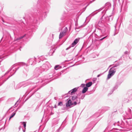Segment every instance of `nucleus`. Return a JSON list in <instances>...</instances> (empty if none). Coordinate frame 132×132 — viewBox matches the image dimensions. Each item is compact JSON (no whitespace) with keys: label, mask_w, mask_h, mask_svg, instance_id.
Listing matches in <instances>:
<instances>
[{"label":"nucleus","mask_w":132,"mask_h":132,"mask_svg":"<svg viewBox=\"0 0 132 132\" xmlns=\"http://www.w3.org/2000/svg\"><path fill=\"white\" fill-rule=\"evenodd\" d=\"M36 58L34 57V58L30 59L28 60L27 61V63L28 64V65L23 62L19 63L14 64L11 66L10 69L5 74V75H6L8 73L10 72L11 74V76H9L6 80H5V81L9 79L10 77L13 75L15 73L17 70L19 68V67H18V69H16V70L14 72H13L14 70H15V69H16V68H15V69H13L12 71V70L14 67L17 65H20L21 66H23L27 67L30 64L31 65H32L35 64L36 63Z\"/></svg>","instance_id":"1"},{"label":"nucleus","mask_w":132,"mask_h":132,"mask_svg":"<svg viewBox=\"0 0 132 132\" xmlns=\"http://www.w3.org/2000/svg\"><path fill=\"white\" fill-rule=\"evenodd\" d=\"M50 66L49 63L48 62H46L39 69L38 68H36L34 71V74L35 77H38L42 71L48 70Z\"/></svg>","instance_id":"2"},{"label":"nucleus","mask_w":132,"mask_h":132,"mask_svg":"<svg viewBox=\"0 0 132 132\" xmlns=\"http://www.w3.org/2000/svg\"><path fill=\"white\" fill-rule=\"evenodd\" d=\"M105 28H97L94 31V32H96L97 31V35L98 36H99L104 33L105 31Z\"/></svg>","instance_id":"3"},{"label":"nucleus","mask_w":132,"mask_h":132,"mask_svg":"<svg viewBox=\"0 0 132 132\" xmlns=\"http://www.w3.org/2000/svg\"><path fill=\"white\" fill-rule=\"evenodd\" d=\"M38 20L36 18H34V17H32V18L31 19L30 22L31 23H32V24L31 23L30 24L31 25V26L30 27V28L31 29H32V31H33L35 29H34V27H35V26H34L33 24H36L37 23Z\"/></svg>","instance_id":"4"},{"label":"nucleus","mask_w":132,"mask_h":132,"mask_svg":"<svg viewBox=\"0 0 132 132\" xmlns=\"http://www.w3.org/2000/svg\"><path fill=\"white\" fill-rule=\"evenodd\" d=\"M48 12V10L47 9H45L42 11L38 12V14H37L40 17H40L44 16L45 17L46 16V13Z\"/></svg>","instance_id":"5"},{"label":"nucleus","mask_w":132,"mask_h":132,"mask_svg":"<svg viewBox=\"0 0 132 132\" xmlns=\"http://www.w3.org/2000/svg\"><path fill=\"white\" fill-rule=\"evenodd\" d=\"M104 17V15L102 16L101 19L99 21L98 25L101 28H106V27L104 25V23L105 22V21L104 20H103Z\"/></svg>","instance_id":"6"},{"label":"nucleus","mask_w":132,"mask_h":132,"mask_svg":"<svg viewBox=\"0 0 132 132\" xmlns=\"http://www.w3.org/2000/svg\"><path fill=\"white\" fill-rule=\"evenodd\" d=\"M128 7V5L127 3H125L123 4L121 9V11L123 13H125L127 12Z\"/></svg>","instance_id":"7"},{"label":"nucleus","mask_w":132,"mask_h":132,"mask_svg":"<svg viewBox=\"0 0 132 132\" xmlns=\"http://www.w3.org/2000/svg\"><path fill=\"white\" fill-rule=\"evenodd\" d=\"M79 38H76L75 39L73 42L71 44V46H70L66 49V50H68L71 47H73L75 46L79 42Z\"/></svg>","instance_id":"8"},{"label":"nucleus","mask_w":132,"mask_h":132,"mask_svg":"<svg viewBox=\"0 0 132 132\" xmlns=\"http://www.w3.org/2000/svg\"><path fill=\"white\" fill-rule=\"evenodd\" d=\"M68 30V29L67 27H65L63 30L61 32L59 36V39L62 38L66 34V33Z\"/></svg>","instance_id":"9"},{"label":"nucleus","mask_w":132,"mask_h":132,"mask_svg":"<svg viewBox=\"0 0 132 132\" xmlns=\"http://www.w3.org/2000/svg\"><path fill=\"white\" fill-rule=\"evenodd\" d=\"M30 82L28 81H25L21 83L20 85H22V87H24L29 85Z\"/></svg>","instance_id":"10"},{"label":"nucleus","mask_w":132,"mask_h":132,"mask_svg":"<svg viewBox=\"0 0 132 132\" xmlns=\"http://www.w3.org/2000/svg\"><path fill=\"white\" fill-rule=\"evenodd\" d=\"M71 100L73 101H76L77 100V102H79L78 103H80V98H79L76 95H73L72 97Z\"/></svg>","instance_id":"11"},{"label":"nucleus","mask_w":132,"mask_h":132,"mask_svg":"<svg viewBox=\"0 0 132 132\" xmlns=\"http://www.w3.org/2000/svg\"><path fill=\"white\" fill-rule=\"evenodd\" d=\"M78 88L76 87L72 89L71 90L69 91L68 92L69 94H72L74 93H75L77 90Z\"/></svg>","instance_id":"12"},{"label":"nucleus","mask_w":132,"mask_h":132,"mask_svg":"<svg viewBox=\"0 0 132 132\" xmlns=\"http://www.w3.org/2000/svg\"><path fill=\"white\" fill-rule=\"evenodd\" d=\"M73 105L72 103L71 100H69L66 104V106L68 107L70 106Z\"/></svg>","instance_id":"13"},{"label":"nucleus","mask_w":132,"mask_h":132,"mask_svg":"<svg viewBox=\"0 0 132 132\" xmlns=\"http://www.w3.org/2000/svg\"><path fill=\"white\" fill-rule=\"evenodd\" d=\"M113 16L112 15H110L109 16H107L105 18V19H106L104 20L106 21H111L112 20Z\"/></svg>","instance_id":"14"},{"label":"nucleus","mask_w":132,"mask_h":132,"mask_svg":"<svg viewBox=\"0 0 132 132\" xmlns=\"http://www.w3.org/2000/svg\"><path fill=\"white\" fill-rule=\"evenodd\" d=\"M109 72L114 75L116 72V68H113V67H112L110 69Z\"/></svg>","instance_id":"15"},{"label":"nucleus","mask_w":132,"mask_h":132,"mask_svg":"<svg viewBox=\"0 0 132 132\" xmlns=\"http://www.w3.org/2000/svg\"><path fill=\"white\" fill-rule=\"evenodd\" d=\"M42 86H41L40 87H38L37 86H35L32 89L31 91H33L34 92L32 94H33L35 92H36L38 89H39Z\"/></svg>","instance_id":"16"},{"label":"nucleus","mask_w":132,"mask_h":132,"mask_svg":"<svg viewBox=\"0 0 132 132\" xmlns=\"http://www.w3.org/2000/svg\"><path fill=\"white\" fill-rule=\"evenodd\" d=\"M55 49L54 48H53L50 50L48 54L49 56H51L53 55V54L54 52Z\"/></svg>","instance_id":"17"},{"label":"nucleus","mask_w":132,"mask_h":132,"mask_svg":"<svg viewBox=\"0 0 132 132\" xmlns=\"http://www.w3.org/2000/svg\"><path fill=\"white\" fill-rule=\"evenodd\" d=\"M120 65L119 63H118L115 64L113 65H110L109 67H110L112 66V67H113V68H114L115 67H116Z\"/></svg>","instance_id":"18"},{"label":"nucleus","mask_w":132,"mask_h":132,"mask_svg":"<svg viewBox=\"0 0 132 132\" xmlns=\"http://www.w3.org/2000/svg\"><path fill=\"white\" fill-rule=\"evenodd\" d=\"M43 82V81L42 79H40L38 81H37L35 83H34V85L35 86H36L37 84H38V83L41 84Z\"/></svg>","instance_id":"19"},{"label":"nucleus","mask_w":132,"mask_h":132,"mask_svg":"<svg viewBox=\"0 0 132 132\" xmlns=\"http://www.w3.org/2000/svg\"><path fill=\"white\" fill-rule=\"evenodd\" d=\"M88 88L87 87H84L83 90L82 91V93L83 94L85 93L88 90Z\"/></svg>","instance_id":"20"},{"label":"nucleus","mask_w":132,"mask_h":132,"mask_svg":"<svg viewBox=\"0 0 132 132\" xmlns=\"http://www.w3.org/2000/svg\"><path fill=\"white\" fill-rule=\"evenodd\" d=\"M26 35H24L23 36H21L20 37H19L18 38H16V39H15V40H14V41H16L18 40H20L22 39Z\"/></svg>","instance_id":"21"},{"label":"nucleus","mask_w":132,"mask_h":132,"mask_svg":"<svg viewBox=\"0 0 132 132\" xmlns=\"http://www.w3.org/2000/svg\"><path fill=\"white\" fill-rule=\"evenodd\" d=\"M113 75V74H112L111 73H110L109 72V74L108 75L107 79H109L111 77H112Z\"/></svg>","instance_id":"22"},{"label":"nucleus","mask_w":132,"mask_h":132,"mask_svg":"<svg viewBox=\"0 0 132 132\" xmlns=\"http://www.w3.org/2000/svg\"><path fill=\"white\" fill-rule=\"evenodd\" d=\"M92 85V82H90L86 84V87H90Z\"/></svg>","instance_id":"23"},{"label":"nucleus","mask_w":132,"mask_h":132,"mask_svg":"<svg viewBox=\"0 0 132 132\" xmlns=\"http://www.w3.org/2000/svg\"><path fill=\"white\" fill-rule=\"evenodd\" d=\"M47 76L48 79H50L52 77V73H50Z\"/></svg>","instance_id":"24"},{"label":"nucleus","mask_w":132,"mask_h":132,"mask_svg":"<svg viewBox=\"0 0 132 132\" xmlns=\"http://www.w3.org/2000/svg\"><path fill=\"white\" fill-rule=\"evenodd\" d=\"M16 114V113H13L11 115V116H10L9 120H10V119L11 118H13L15 115Z\"/></svg>","instance_id":"25"},{"label":"nucleus","mask_w":132,"mask_h":132,"mask_svg":"<svg viewBox=\"0 0 132 132\" xmlns=\"http://www.w3.org/2000/svg\"><path fill=\"white\" fill-rule=\"evenodd\" d=\"M20 84L21 83L17 85L16 86V89H18L19 88H20L21 87H22V85H20Z\"/></svg>","instance_id":"26"},{"label":"nucleus","mask_w":132,"mask_h":132,"mask_svg":"<svg viewBox=\"0 0 132 132\" xmlns=\"http://www.w3.org/2000/svg\"><path fill=\"white\" fill-rule=\"evenodd\" d=\"M45 59V58H44V56H40V57H39V59L41 61H43Z\"/></svg>","instance_id":"27"},{"label":"nucleus","mask_w":132,"mask_h":132,"mask_svg":"<svg viewBox=\"0 0 132 132\" xmlns=\"http://www.w3.org/2000/svg\"><path fill=\"white\" fill-rule=\"evenodd\" d=\"M79 102H77L76 101H75V102H74L73 103H72L73 105H77V104H79V103H78Z\"/></svg>","instance_id":"28"},{"label":"nucleus","mask_w":132,"mask_h":132,"mask_svg":"<svg viewBox=\"0 0 132 132\" xmlns=\"http://www.w3.org/2000/svg\"><path fill=\"white\" fill-rule=\"evenodd\" d=\"M6 56H0V59H2V61L4 59L6 58Z\"/></svg>","instance_id":"29"},{"label":"nucleus","mask_w":132,"mask_h":132,"mask_svg":"<svg viewBox=\"0 0 132 132\" xmlns=\"http://www.w3.org/2000/svg\"><path fill=\"white\" fill-rule=\"evenodd\" d=\"M22 124L23 125L24 128H25V129L26 126V122H23L22 123Z\"/></svg>","instance_id":"30"},{"label":"nucleus","mask_w":132,"mask_h":132,"mask_svg":"<svg viewBox=\"0 0 132 132\" xmlns=\"http://www.w3.org/2000/svg\"><path fill=\"white\" fill-rule=\"evenodd\" d=\"M63 105L62 103L61 102H60L58 103V106H62Z\"/></svg>","instance_id":"31"},{"label":"nucleus","mask_w":132,"mask_h":132,"mask_svg":"<svg viewBox=\"0 0 132 132\" xmlns=\"http://www.w3.org/2000/svg\"><path fill=\"white\" fill-rule=\"evenodd\" d=\"M59 65H55L54 67V69L55 70H57L58 69V67H59Z\"/></svg>","instance_id":"32"},{"label":"nucleus","mask_w":132,"mask_h":132,"mask_svg":"<svg viewBox=\"0 0 132 132\" xmlns=\"http://www.w3.org/2000/svg\"><path fill=\"white\" fill-rule=\"evenodd\" d=\"M105 111L109 109V108L108 107H106L104 108Z\"/></svg>","instance_id":"33"},{"label":"nucleus","mask_w":132,"mask_h":132,"mask_svg":"<svg viewBox=\"0 0 132 132\" xmlns=\"http://www.w3.org/2000/svg\"><path fill=\"white\" fill-rule=\"evenodd\" d=\"M85 96V94L82 95V96H81V99H83L84 98Z\"/></svg>","instance_id":"34"},{"label":"nucleus","mask_w":132,"mask_h":132,"mask_svg":"<svg viewBox=\"0 0 132 132\" xmlns=\"http://www.w3.org/2000/svg\"><path fill=\"white\" fill-rule=\"evenodd\" d=\"M63 71H62L60 73H59L57 74V76H60V75L62 73H63Z\"/></svg>","instance_id":"35"},{"label":"nucleus","mask_w":132,"mask_h":132,"mask_svg":"<svg viewBox=\"0 0 132 132\" xmlns=\"http://www.w3.org/2000/svg\"><path fill=\"white\" fill-rule=\"evenodd\" d=\"M128 111L129 113H131V110L130 108H128Z\"/></svg>","instance_id":"36"},{"label":"nucleus","mask_w":132,"mask_h":132,"mask_svg":"<svg viewBox=\"0 0 132 132\" xmlns=\"http://www.w3.org/2000/svg\"><path fill=\"white\" fill-rule=\"evenodd\" d=\"M116 130V129H113V130H112V131H111L112 132H118L116 130Z\"/></svg>","instance_id":"37"},{"label":"nucleus","mask_w":132,"mask_h":132,"mask_svg":"<svg viewBox=\"0 0 132 132\" xmlns=\"http://www.w3.org/2000/svg\"><path fill=\"white\" fill-rule=\"evenodd\" d=\"M85 84H81V87H85Z\"/></svg>","instance_id":"38"},{"label":"nucleus","mask_w":132,"mask_h":132,"mask_svg":"<svg viewBox=\"0 0 132 132\" xmlns=\"http://www.w3.org/2000/svg\"><path fill=\"white\" fill-rule=\"evenodd\" d=\"M124 53L125 54H129V52L127 51H126L124 52Z\"/></svg>","instance_id":"39"},{"label":"nucleus","mask_w":132,"mask_h":132,"mask_svg":"<svg viewBox=\"0 0 132 132\" xmlns=\"http://www.w3.org/2000/svg\"><path fill=\"white\" fill-rule=\"evenodd\" d=\"M129 29H132V26H131V24H130L129 26Z\"/></svg>","instance_id":"40"},{"label":"nucleus","mask_w":132,"mask_h":132,"mask_svg":"<svg viewBox=\"0 0 132 132\" xmlns=\"http://www.w3.org/2000/svg\"><path fill=\"white\" fill-rule=\"evenodd\" d=\"M95 0H92V1H90V3H92L93 2H94V1H95Z\"/></svg>","instance_id":"41"},{"label":"nucleus","mask_w":132,"mask_h":132,"mask_svg":"<svg viewBox=\"0 0 132 132\" xmlns=\"http://www.w3.org/2000/svg\"><path fill=\"white\" fill-rule=\"evenodd\" d=\"M106 37H103V38H102L101 39H100V40H102L103 39H104V38H106Z\"/></svg>","instance_id":"42"},{"label":"nucleus","mask_w":132,"mask_h":132,"mask_svg":"<svg viewBox=\"0 0 132 132\" xmlns=\"http://www.w3.org/2000/svg\"><path fill=\"white\" fill-rule=\"evenodd\" d=\"M96 78H94L93 79V81H96Z\"/></svg>","instance_id":"43"},{"label":"nucleus","mask_w":132,"mask_h":132,"mask_svg":"<svg viewBox=\"0 0 132 132\" xmlns=\"http://www.w3.org/2000/svg\"><path fill=\"white\" fill-rule=\"evenodd\" d=\"M130 22L132 24V19H131L130 20Z\"/></svg>","instance_id":"44"},{"label":"nucleus","mask_w":132,"mask_h":132,"mask_svg":"<svg viewBox=\"0 0 132 132\" xmlns=\"http://www.w3.org/2000/svg\"><path fill=\"white\" fill-rule=\"evenodd\" d=\"M101 74H99L97 75V77H100L101 76Z\"/></svg>","instance_id":"45"},{"label":"nucleus","mask_w":132,"mask_h":132,"mask_svg":"<svg viewBox=\"0 0 132 132\" xmlns=\"http://www.w3.org/2000/svg\"><path fill=\"white\" fill-rule=\"evenodd\" d=\"M107 4H108L109 5H110V4L109 3H107L106 4V5H107Z\"/></svg>","instance_id":"46"},{"label":"nucleus","mask_w":132,"mask_h":132,"mask_svg":"<svg viewBox=\"0 0 132 132\" xmlns=\"http://www.w3.org/2000/svg\"><path fill=\"white\" fill-rule=\"evenodd\" d=\"M18 102V101H17L16 103H15V105H14L15 106L16 105V104H17V103Z\"/></svg>","instance_id":"47"},{"label":"nucleus","mask_w":132,"mask_h":132,"mask_svg":"<svg viewBox=\"0 0 132 132\" xmlns=\"http://www.w3.org/2000/svg\"><path fill=\"white\" fill-rule=\"evenodd\" d=\"M53 114V113L52 112L51 113V114L52 115V114Z\"/></svg>","instance_id":"48"},{"label":"nucleus","mask_w":132,"mask_h":132,"mask_svg":"<svg viewBox=\"0 0 132 132\" xmlns=\"http://www.w3.org/2000/svg\"><path fill=\"white\" fill-rule=\"evenodd\" d=\"M55 108H56V105H55Z\"/></svg>","instance_id":"49"},{"label":"nucleus","mask_w":132,"mask_h":132,"mask_svg":"<svg viewBox=\"0 0 132 132\" xmlns=\"http://www.w3.org/2000/svg\"><path fill=\"white\" fill-rule=\"evenodd\" d=\"M42 84H40V85H42Z\"/></svg>","instance_id":"50"},{"label":"nucleus","mask_w":132,"mask_h":132,"mask_svg":"<svg viewBox=\"0 0 132 132\" xmlns=\"http://www.w3.org/2000/svg\"><path fill=\"white\" fill-rule=\"evenodd\" d=\"M3 22H4V20H3Z\"/></svg>","instance_id":"51"},{"label":"nucleus","mask_w":132,"mask_h":132,"mask_svg":"<svg viewBox=\"0 0 132 132\" xmlns=\"http://www.w3.org/2000/svg\"><path fill=\"white\" fill-rule=\"evenodd\" d=\"M116 34H114V36Z\"/></svg>","instance_id":"52"},{"label":"nucleus","mask_w":132,"mask_h":132,"mask_svg":"<svg viewBox=\"0 0 132 132\" xmlns=\"http://www.w3.org/2000/svg\"><path fill=\"white\" fill-rule=\"evenodd\" d=\"M23 131L24 132L25 131H24V130H23Z\"/></svg>","instance_id":"53"},{"label":"nucleus","mask_w":132,"mask_h":132,"mask_svg":"<svg viewBox=\"0 0 132 132\" xmlns=\"http://www.w3.org/2000/svg\"><path fill=\"white\" fill-rule=\"evenodd\" d=\"M74 49H73L72 50V51H73V50Z\"/></svg>","instance_id":"54"},{"label":"nucleus","mask_w":132,"mask_h":132,"mask_svg":"<svg viewBox=\"0 0 132 132\" xmlns=\"http://www.w3.org/2000/svg\"><path fill=\"white\" fill-rule=\"evenodd\" d=\"M115 29L116 28V26H115Z\"/></svg>","instance_id":"55"},{"label":"nucleus","mask_w":132,"mask_h":132,"mask_svg":"<svg viewBox=\"0 0 132 132\" xmlns=\"http://www.w3.org/2000/svg\"><path fill=\"white\" fill-rule=\"evenodd\" d=\"M74 65H72L71 66V67H72Z\"/></svg>","instance_id":"56"},{"label":"nucleus","mask_w":132,"mask_h":132,"mask_svg":"<svg viewBox=\"0 0 132 132\" xmlns=\"http://www.w3.org/2000/svg\"><path fill=\"white\" fill-rule=\"evenodd\" d=\"M40 62V61H39V62Z\"/></svg>","instance_id":"57"},{"label":"nucleus","mask_w":132,"mask_h":132,"mask_svg":"<svg viewBox=\"0 0 132 132\" xmlns=\"http://www.w3.org/2000/svg\"><path fill=\"white\" fill-rule=\"evenodd\" d=\"M131 108L132 109V108Z\"/></svg>","instance_id":"58"}]
</instances>
